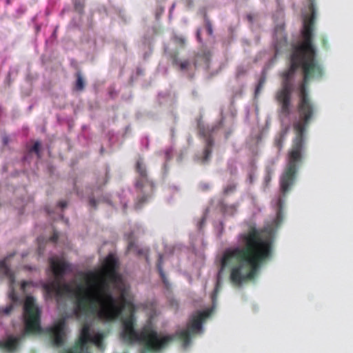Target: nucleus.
<instances>
[{
	"label": "nucleus",
	"instance_id": "1",
	"mask_svg": "<svg viewBox=\"0 0 353 353\" xmlns=\"http://www.w3.org/2000/svg\"><path fill=\"white\" fill-rule=\"evenodd\" d=\"M8 279V299L10 304L0 307V314L8 315L15 307L22 310L21 317L17 325L14 323L15 334L7 333L3 340L0 341V348L9 352L18 350L21 339L31 332H39L41 327V310L35 299L30 294L34 285L32 282L17 281L14 273L9 265H0V277Z\"/></svg>",
	"mask_w": 353,
	"mask_h": 353
},
{
	"label": "nucleus",
	"instance_id": "2",
	"mask_svg": "<svg viewBox=\"0 0 353 353\" xmlns=\"http://www.w3.org/2000/svg\"><path fill=\"white\" fill-rule=\"evenodd\" d=\"M274 21L275 23V27L273 32V48L274 50V55L270 57V54L267 51L261 52L259 54L256 61H259L262 59H268V62L263 67L261 75L259 79L258 83L256 86L254 91V96L256 97L261 92L263 87L266 81V74L268 71L275 63L276 56L280 52L284 50H287L288 47L286 41V37L284 33V22H283V12L281 10H279L273 16Z\"/></svg>",
	"mask_w": 353,
	"mask_h": 353
},
{
	"label": "nucleus",
	"instance_id": "3",
	"mask_svg": "<svg viewBox=\"0 0 353 353\" xmlns=\"http://www.w3.org/2000/svg\"><path fill=\"white\" fill-rule=\"evenodd\" d=\"M136 170L139 174V179L135 183V189L137 192L135 208L139 209L151 196L154 190V184L148 178L146 165L142 158L137 161Z\"/></svg>",
	"mask_w": 353,
	"mask_h": 353
},
{
	"label": "nucleus",
	"instance_id": "4",
	"mask_svg": "<svg viewBox=\"0 0 353 353\" xmlns=\"http://www.w3.org/2000/svg\"><path fill=\"white\" fill-rule=\"evenodd\" d=\"M223 119H222L217 124L212 126L205 125L204 123L199 120L198 121V128L200 136L205 142V148L201 154H197L195 156V161L198 163H207L211 157L212 148L214 141L212 139L213 134L223 125Z\"/></svg>",
	"mask_w": 353,
	"mask_h": 353
},
{
	"label": "nucleus",
	"instance_id": "5",
	"mask_svg": "<svg viewBox=\"0 0 353 353\" xmlns=\"http://www.w3.org/2000/svg\"><path fill=\"white\" fill-rule=\"evenodd\" d=\"M301 27L300 34L302 39H313L314 23L316 17L315 0H308L307 7L301 10Z\"/></svg>",
	"mask_w": 353,
	"mask_h": 353
},
{
	"label": "nucleus",
	"instance_id": "6",
	"mask_svg": "<svg viewBox=\"0 0 353 353\" xmlns=\"http://www.w3.org/2000/svg\"><path fill=\"white\" fill-rule=\"evenodd\" d=\"M210 59V52L203 50L201 53H199L196 55L193 63L190 62L189 60H181L177 57H174L173 59V63L179 68L181 71L183 72H188L193 68L196 67L199 64H201V63H203L207 66H208Z\"/></svg>",
	"mask_w": 353,
	"mask_h": 353
},
{
	"label": "nucleus",
	"instance_id": "7",
	"mask_svg": "<svg viewBox=\"0 0 353 353\" xmlns=\"http://www.w3.org/2000/svg\"><path fill=\"white\" fill-rule=\"evenodd\" d=\"M143 232V228L141 225L134 224L130 228V232L125 233V236L128 241V250L129 252L134 251L137 252L139 254H143L144 253V251L141 249H139L135 243V239L139 234Z\"/></svg>",
	"mask_w": 353,
	"mask_h": 353
},
{
	"label": "nucleus",
	"instance_id": "8",
	"mask_svg": "<svg viewBox=\"0 0 353 353\" xmlns=\"http://www.w3.org/2000/svg\"><path fill=\"white\" fill-rule=\"evenodd\" d=\"M265 129L252 131L249 138L247 145L253 154L257 153V146L260 144L262 138L265 134Z\"/></svg>",
	"mask_w": 353,
	"mask_h": 353
},
{
	"label": "nucleus",
	"instance_id": "9",
	"mask_svg": "<svg viewBox=\"0 0 353 353\" xmlns=\"http://www.w3.org/2000/svg\"><path fill=\"white\" fill-rule=\"evenodd\" d=\"M67 205L66 201H62L58 203L54 209H52L49 206L46 207V211L48 215L54 220L63 219L62 211L66 208Z\"/></svg>",
	"mask_w": 353,
	"mask_h": 353
},
{
	"label": "nucleus",
	"instance_id": "10",
	"mask_svg": "<svg viewBox=\"0 0 353 353\" xmlns=\"http://www.w3.org/2000/svg\"><path fill=\"white\" fill-rule=\"evenodd\" d=\"M238 203H234L231 205H226L223 201H220L219 202V208L222 211V212L226 216H232L234 215L238 208Z\"/></svg>",
	"mask_w": 353,
	"mask_h": 353
},
{
	"label": "nucleus",
	"instance_id": "11",
	"mask_svg": "<svg viewBox=\"0 0 353 353\" xmlns=\"http://www.w3.org/2000/svg\"><path fill=\"white\" fill-rule=\"evenodd\" d=\"M237 183L234 180L229 181L223 188V194L229 196L234 193L236 190Z\"/></svg>",
	"mask_w": 353,
	"mask_h": 353
},
{
	"label": "nucleus",
	"instance_id": "12",
	"mask_svg": "<svg viewBox=\"0 0 353 353\" xmlns=\"http://www.w3.org/2000/svg\"><path fill=\"white\" fill-rule=\"evenodd\" d=\"M163 262V256L162 254H159L158 263H157V269H158L159 273L160 274V276H161V278L162 279V281L163 282L165 285L166 287H168V282L167 279L165 277V273L163 271V267H162Z\"/></svg>",
	"mask_w": 353,
	"mask_h": 353
},
{
	"label": "nucleus",
	"instance_id": "13",
	"mask_svg": "<svg viewBox=\"0 0 353 353\" xmlns=\"http://www.w3.org/2000/svg\"><path fill=\"white\" fill-rule=\"evenodd\" d=\"M172 153H173L172 148H170L165 150L163 152V157H164V159L165 161V162L163 164V169H164L165 172L167 171V161H168L169 160H170L172 159Z\"/></svg>",
	"mask_w": 353,
	"mask_h": 353
},
{
	"label": "nucleus",
	"instance_id": "14",
	"mask_svg": "<svg viewBox=\"0 0 353 353\" xmlns=\"http://www.w3.org/2000/svg\"><path fill=\"white\" fill-rule=\"evenodd\" d=\"M164 99L165 101H170V102H172L173 98L170 93H159V99L160 103H164Z\"/></svg>",
	"mask_w": 353,
	"mask_h": 353
},
{
	"label": "nucleus",
	"instance_id": "15",
	"mask_svg": "<svg viewBox=\"0 0 353 353\" xmlns=\"http://www.w3.org/2000/svg\"><path fill=\"white\" fill-rule=\"evenodd\" d=\"M38 240V254L39 256H41L44 252V242L45 239L43 237L40 236L37 239Z\"/></svg>",
	"mask_w": 353,
	"mask_h": 353
},
{
	"label": "nucleus",
	"instance_id": "16",
	"mask_svg": "<svg viewBox=\"0 0 353 353\" xmlns=\"http://www.w3.org/2000/svg\"><path fill=\"white\" fill-rule=\"evenodd\" d=\"M84 88V81L80 73L77 74V79L76 81V89L77 90H82Z\"/></svg>",
	"mask_w": 353,
	"mask_h": 353
},
{
	"label": "nucleus",
	"instance_id": "17",
	"mask_svg": "<svg viewBox=\"0 0 353 353\" xmlns=\"http://www.w3.org/2000/svg\"><path fill=\"white\" fill-rule=\"evenodd\" d=\"M247 70H248V68L245 65H239L237 67L236 71V77L239 78V77L243 76L245 74V72H247Z\"/></svg>",
	"mask_w": 353,
	"mask_h": 353
},
{
	"label": "nucleus",
	"instance_id": "18",
	"mask_svg": "<svg viewBox=\"0 0 353 353\" xmlns=\"http://www.w3.org/2000/svg\"><path fill=\"white\" fill-rule=\"evenodd\" d=\"M250 170L248 172V180L251 183L254 180V172H253V170H254V161H253L250 162Z\"/></svg>",
	"mask_w": 353,
	"mask_h": 353
},
{
	"label": "nucleus",
	"instance_id": "19",
	"mask_svg": "<svg viewBox=\"0 0 353 353\" xmlns=\"http://www.w3.org/2000/svg\"><path fill=\"white\" fill-rule=\"evenodd\" d=\"M94 191L92 190L91 195L89 196V205L90 207L95 208L99 200H96L94 198Z\"/></svg>",
	"mask_w": 353,
	"mask_h": 353
},
{
	"label": "nucleus",
	"instance_id": "20",
	"mask_svg": "<svg viewBox=\"0 0 353 353\" xmlns=\"http://www.w3.org/2000/svg\"><path fill=\"white\" fill-rule=\"evenodd\" d=\"M179 190H180V189H179V186L174 185V184L169 185L167 188V192L168 193H172L173 194L179 193Z\"/></svg>",
	"mask_w": 353,
	"mask_h": 353
},
{
	"label": "nucleus",
	"instance_id": "21",
	"mask_svg": "<svg viewBox=\"0 0 353 353\" xmlns=\"http://www.w3.org/2000/svg\"><path fill=\"white\" fill-rule=\"evenodd\" d=\"M74 8L79 12H81L83 9V4L79 0H74Z\"/></svg>",
	"mask_w": 353,
	"mask_h": 353
},
{
	"label": "nucleus",
	"instance_id": "22",
	"mask_svg": "<svg viewBox=\"0 0 353 353\" xmlns=\"http://www.w3.org/2000/svg\"><path fill=\"white\" fill-rule=\"evenodd\" d=\"M215 230L217 232V234L219 236H220L222 234L223 230V225L222 222H219L218 224L214 225Z\"/></svg>",
	"mask_w": 353,
	"mask_h": 353
},
{
	"label": "nucleus",
	"instance_id": "23",
	"mask_svg": "<svg viewBox=\"0 0 353 353\" xmlns=\"http://www.w3.org/2000/svg\"><path fill=\"white\" fill-rule=\"evenodd\" d=\"M40 146H41L40 143H39V141H36V142L34 143V145H33V146H32V148L31 150H32V152H34L36 154H39V150H40Z\"/></svg>",
	"mask_w": 353,
	"mask_h": 353
},
{
	"label": "nucleus",
	"instance_id": "24",
	"mask_svg": "<svg viewBox=\"0 0 353 353\" xmlns=\"http://www.w3.org/2000/svg\"><path fill=\"white\" fill-rule=\"evenodd\" d=\"M108 179V171H106V173H105V179H103V181H97V185H96V190H99L100 188L101 187V185L103 184H105L106 182H107V179Z\"/></svg>",
	"mask_w": 353,
	"mask_h": 353
},
{
	"label": "nucleus",
	"instance_id": "25",
	"mask_svg": "<svg viewBox=\"0 0 353 353\" xmlns=\"http://www.w3.org/2000/svg\"><path fill=\"white\" fill-rule=\"evenodd\" d=\"M205 214H204L201 221L197 223L196 226L199 231H201L203 226L204 225V223L205 222Z\"/></svg>",
	"mask_w": 353,
	"mask_h": 353
},
{
	"label": "nucleus",
	"instance_id": "26",
	"mask_svg": "<svg viewBox=\"0 0 353 353\" xmlns=\"http://www.w3.org/2000/svg\"><path fill=\"white\" fill-rule=\"evenodd\" d=\"M266 171H267V174H266V175L265 176L264 182H265V184H268L270 181V180H271L270 172L272 171H270L269 168H267Z\"/></svg>",
	"mask_w": 353,
	"mask_h": 353
},
{
	"label": "nucleus",
	"instance_id": "27",
	"mask_svg": "<svg viewBox=\"0 0 353 353\" xmlns=\"http://www.w3.org/2000/svg\"><path fill=\"white\" fill-rule=\"evenodd\" d=\"M59 237V233L54 231L53 235L50 237V240L53 243H57Z\"/></svg>",
	"mask_w": 353,
	"mask_h": 353
},
{
	"label": "nucleus",
	"instance_id": "28",
	"mask_svg": "<svg viewBox=\"0 0 353 353\" xmlns=\"http://www.w3.org/2000/svg\"><path fill=\"white\" fill-rule=\"evenodd\" d=\"M206 30L209 35H212V33H213L212 27V25L210 23V21H206Z\"/></svg>",
	"mask_w": 353,
	"mask_h": 353
},
{
	"label": "nucleus",
	"instance_id": "29",
	"mask_svg": "<svg viewBox=\"0 0 353 353\" xmlns=\"http://www.w3.org/2000/svg\"><path fill=\"white\" fill-rule=\"evenodd\" d=\"M122 194H123V193ZM119 197L121 203L122 204L123 208L125 209L127 207L128 201L125 199L123 195H119Z\"/></svg>",
	"mask_w": 353,
	"mask_h": 353
},
{
	"label": "nucleus",
	"instance_id": "30",
	"mask_svg": "<svg viewBox=\"0 0 353 353\" xmlns=\"http://www.w3.org/2000/svg\"><path fill=\"white\" fill-rule=\"evenodd\" d=\"M174 39L176 41H178L181 43H183L185 42V39L182 36H175Z\"/></svg>",
	"mask_w": 353,
	"mask_h": 353
},
{
	"label": "nucleus",
	"instance_id": "31",
	"mask_svg": "<svg viewBox=\"0 0 353 353\" xmlns=\"http://www.w3.org/2000/svg\"><path fill=\"white\" fill-rule=\"evenodd\" d=\"M143 45L147 46L150 50H151V48H150L151 41L150 39H145V40L143 41Z\"/></svg>",
	"mask_w": 353,
	"mask_h": 353
},
{
	"label": "nucleus",
	"instance_id": "32",
	"mask_svg": "<svg viewBox=\"0 0 353 353\" xmlns=\"http://www.w3.org/2000/svg\"><path fill=\"white\" fill-rule=\"evenodd\" d=\"M169 301H170V304L173 307H174V306L176 307L178 305L177 301L174 299H170Z\"/></svg>",
	"mask_w": 353,
	"mask_h": 353
},
{
	"label": "nucleus",
	"instance_id": "33",
	"mask_svg": "<svg viewBox=\"0 0 353 353\" xmlns=\"http://www.w3.org/2000/svg\"><path fill=\"white\" fill-rule=\"evenodd\" d=\"M183 1L188 7H190L193 3V0H183Z\"/></svg>",
	"mask_w": 353,
	"mask_h": 353
},
{
	"label": "nucleus",
	"instance_id": "34",
	"mask_svg": "<svg viewBox=\"0 0 353 353\" xmlns=\"http://www.w3.org/2000/svg\"><path fill=\"white\" fill-rule=\"evenodd\" d=\"M196 38L199 42H201V30L199 29H198L196 31Z\"/></svg>",
	"mask_w": 353,
	"mask_h": 353
},
{
	"label": "nucleus",
	"instance_id": "35",
	"mask_svg": "<svg viewBox=\"0 0 353 353\" xmlns=\"http://www.w3.org/2000/svg\"><path fill=\"white\" fill-rule=\"evenodd\" d=\"M103 199L107 202L108 204L112 205L111 201L110 200L108 196H104Z\"/></svg>",
	"mask_w": 353,
	"mask_h": 353
},
{
	"label": "nucleus",
	"instance_id": "36",
	"mask_svg": "<svg viewBox=\"0 0 353 353\" xmlns=\"http://www.w3.org/2000/svg\"><path fill=\"white\" fill-rule=\"evenodd\" d=\"M245 113H246L245 119H248V115H249V113H250V109H249V108H245Z\"/></svg>",
	"mask_w": 353,
	"mask_h": 353
},
{
	"label": "nucleus",
	"instance_id": "37",
	"mask_svg": "<svg viewBox=\"0 0 353 353\" xmlns=\"http://www.w3.org/2000/svg\"><path fill=\"white\" fill-rule=\"evenodd\" d=\"M145 142V147H148V138H145L144 140L142 141V143H144Z\"/></svg>",
	"mask_w": 353,
	"mask_h": 353
},
{
	"label": "nucleus",
	"instance_id": "38",
	"mask_svg": "<svg viewBox=\"0 0 353 353\" xmlns=\"http://www.w3.org/2000/svg\"><path fill=\"white\" fill-rule=\"evenodd\" d=\"M270 122V118L267 117L266 121H265V125H266L267 127L269 126Z\"/></svg>",
	"mask_w": 353,
	"mask_h": 353
},
{
	"label": "nucleus",
	"instance_id": "39",
	"mask_svg": "<svg viewBox=\"0 0 353 353\" xmlns=\"http://www.w3.org/2000/svg\"><path fill=\"white\" fill-rule=\"evenodd\" d=\"M3 143L6 145L8 143V137H3Z\"/></svg>",
	"mask_w": 353,
	"mask_h": 353
},
{
	"label": "nucleus",
	"instance_id": "40",
	"mask_svg": "<svg viewBox=\"0 0 353 353\" xmlns=\"http://www.w3.org/2000/svg\"><path fill=\"white\" fill-rule=\"evenodd\" d=\"M248 19L250 21H252V16L251 14L248 15Z\"/></svg>",
	"mask_w": 353,
	"mask_h": 353
},
{
	"label": "nucleus",
	"instance_id": "41",
	"mask_svg": "<svg viewBox=\"0 0 353 353\" xmlns=\"http://www.w3.org/2000/svg\"><path fill=\"white\" fill-rule=\"evenodd\" d=\"M174 7H175V4L173 3L172 6L170 8V13L172 12V10H174Z\"/></svg>",
	"mask_w": 353,
	"mask_h": 353
},
{
	"label": "nucleus",
	"instance_id": "42",
	"mask_svg": "<svg viewBox=\"0 0 353 353\" xmlns=\"http://www.w3.org/2000/svg\"><path fill=\"white\" fill-rule=\"evenodd\" d=\"M202 188L203 190H205V189H208V185L207 184H204L203 186H202Z\"/></svg>",
	"mask_w": 353,
	"mask_h": 353
},
{
	"label": "nucleus",
	"instance_id": "43",
	"mask_svg": "<svg viewBox=\"0 0 353 353\" xmlns=\"http://www.w3.org/2000/svg\"><path fill=\"white\" fill-rule=\"evenodd\" d=\"M27 255H28V253H26V252H23V253L21 254V257H22V258H23V257L26 256Z\"/></svg>",
	"mask_w": 353,
	"mask_h": 353
},
{
	"label": "nucleus",
	"instance_id": "44",
	"mask_svg": "<svg viewBox=\"0 0 353 353\" xmlns=\"http://www.w3.org/2000/svg\"><path fill=\"white\" fill-rule=\"evenodd\" d=\"M255 111H256V117H258V114H259V110H258V108L257 107H256Z\"/></svg>",
	"mask_w": 353,
	"mask_h": 353
},
{
	"label": "nucleus",
	"instance_id": "45",
	"mask_svg": "<svg viewBox=\"0 0 353 353\" xmlns=\"http://www.w3.org/2000/svg\"><path fill=\"white\" fill-rule=\"evenodd\" d=\"M251 199H252V203L254 205H255V199H254V197L252 196Z\"/></svg>",
	"mask_w": 353,
	"mask_h": 353
},
{
	"label": "nucleus",
	"instance_id": "46",
	"mask_svg": "<svg viewBox=\"0 0 353 353\" xmlns=\"http://www.w3.org/2000/svg\"><path fill=\"white\" fill-rule=\"evenodd\" d=\"M137 73H138L139 74H141L142 73V71H141L139 68H138V69H137Z\"/></svg>",
	"mask_w": 353,
	"mask_h": 353
},
{
	"label": "nucleus",
	"instance_id": "47",
	"mask_svg": "<svg viewBox=\"0 0 353 353\" xmlns=\"http://www.w3.org/2000/svg\"><path fill=\"white\" fill-rule=\"evenodd\" d=\"M36 30H37V32H38V31H39V30H40V27H39V26H36Z\"/></svg>",
	"mask_w": 353,
	"mask_h": 353
},
{
	"label": "nucleus",
	"instance_id": "48",
	"mask_svg": "<svg viewBox=\"0 0 353 353\" xmlns=\"http://www.w3.org/2000/svg\"><path fill=\"white\" fill-rule=\"evenodd\" d=\"M200 256H201V259L202 260H203L204 256H203V254H201Z\"/></svg>",
	"mask_w": 353,
	"mask_h": 353
},
{
	"label": "nucleus",
	"instance_id": "49",
	"mask_svg": "<svg viewBox=\"0 0 353 353\" xmlns=\"http://www.w3.org/2000/svg\"><path fill=\"white\" fill-rule=\"evenodd\" d=\"M177 161H181V156H179V157H178Z\"/></svg>",
	"mask_w": 353,
	"mask_h": 353
},
{
	"label": "nucleus",
	"instance_id": "50",
	"mask_svg": "<svg viewBox=\"0 0 353 353\" xmlns=\"http://www.w3.org/2000/svg\"><path fill=\"white\" fill-rule=\"evenodd\" d=\"M230 132H226L225 137L227 138L229 136Z\"/></svg>",
	"mask_w": 353,
	"mask_h": 353
},
{
	"label": "nucleus",
	"instance_id": "51",
	"mask_svg": "<svg viewBox=\"0 0 353 353\" xmlns=\"http://www.w3.org/2000/svg\"><path fill=\"white\" fill-rule=\"evenodd\" d=\"M161 12H163V10H161V12H159V13H157V16L159 15V14H161Z\"/></svg>",
	"mask_w": 353,
	"mask_h": 353
},
{
	"label": "nucleus",
	"instance_id": "52",
	"mask_svg": "<svg viewBox=\"0 0 353 353\" xmlns=\"http://www.w3.org/2000/svg\"><path fill=\"white\" fill-rule=\"evenodd\" d=\"M161 12H163V10H161V12H159V13H157V16L159 15V14H161Z\"/></svg>",
	"mask_w": 353,
	"mask_h": 353
},
{
	"label": "nucleus",
	"instance_id": "53",
	"mask_svg": "<svg viewBox=\"0 0 353 353\" xmlns=\"http://www.w3.org/2000/svg\"><path fill=\"white\" fill-rule=\"evenodd\" d=\"M161 12H163V10H161V12H159V13H157V16L159 15V14H161Z\"/></svg>",
	"mask_w": 353,
	"mask_h": 353
},
{
	"label": "nucleus",
	"instance_id": "54",
	"mask_svg": "<svg viewBox=\"0 0 353 353\" xmlns=\"http://www.w3.org/2000/svg\"><path fill=\"white\" fill-rule=\"evenodd\" d=\"M147 55H148V52H145L144 54V58H145Z\"/></svg>",
	"mask_w": 353,
	"mask_h": 353
},
{
	"label": "nucleus",
	"instance_id": "55",
	"mask_svg": "<svg viewBox=\"0 0 353 353\" xmlns=\"http://www.w3.org/2000/svg\"><path fill=\"white\" fill-rule=\"evenodd\" d=\"M168 200L170 201L172 200V198H168Z\"/></svg>",
	"mask_w": 353,
	"mask_h": 353
},
{
	"label": "nucleus",
	"instance_id": "56",
	"mask_svg": "<svg viewBox=\"0 0 353 353\" xmlns=\"http://www.w3.org/2000/svg\"><path fill=\"white\" fill-rule=\"evenodd\" d=\"M241 93H242V90H240L239 95L241 94Z\"/></svg>",
	"mask_w": 353,
	"mask_h": 353
}]
</instances>
